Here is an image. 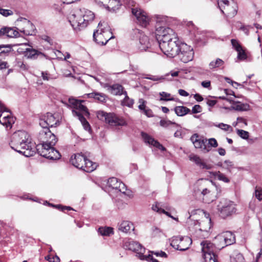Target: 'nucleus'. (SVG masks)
Masks as SVG:
<instances>
[{"label": "nucleus", "mask_w": 262, "mask_h": 262, "mask_svg": "<svg viewBox=\"0 0 262 262\" xmlns=\"http://www.w3.org/2000/svg\"><path fill=\"white\" fill-rule=\"evenodd\" d=\"M11 147L26 157L33 156L36 152V146L32 142L28 133L24 130L15 132L10 143Z\"/></svg>", "instance_id": "nucleus-1"}, {"label": "nucleus", "mask_w": 262, "mask_h": 262, "mask_svg": "<svg viewBox=\"0 0 262 262\" xmlns=\"http://www.w3.org/2000/svg\"><path fill=\"white\" fill-rule=\"evenodd\" d=\"M47 132H43L41 134V137H39L42 143L37 145L36 146V150L41 156L51 160H58L61 155L59 151L56 150L53 146L57 141L55 136L49 132L48 129L46 130Z\"/></svg>", "instance_id": "nucleus-2"}, {"label": "nucleus", "mask_w": 262, "mask_h": 262, "mask_svg": "<svg viewBox=\"0 0 262 262\" xmlns=\"http://www.w3.org/2000/svg\"><path fill=\"white\" fill-rule=\"evenodd\" d=\"M95 18L94 13L85 8L73 12L68 17L69 21L74 30L85 28Z\"/></svg>", "instance_id": "nucleus-3"}, {"label": "nucleus", "mask_w": 262, "mask_h": 262, "mask_svg": "<svg viewBox=\"0 0 262 262\" xmlns=\"http://www.w3.org/2000/svg\"><path fill=\"white\" fill-rule=\"evenodd\" d=\"M166 22V18L164 17H157L156 26V35L159 45L162 42L169 41L172 38L177 36V34L172 29L163 26Z\"/></svg>", "instance_id": "nucleus-4"}, {"label": "nucleus", "mask_w": 262, "mask_h": 262, "mask_svg": "<svg viewBox=\"0 0 262 262\" xmlns=\"http://www.w3.org/2000/svg\"><path fill=\"white\" fill-rule=\"evenodd\" d=\"M83 102H84V101L78 100L73 98L69 99V103L73 108L72 111L73 115L78 117L84 128L86 130H89L90 129V125L83 117V115H89V112L87 108L82 104Z\"/></svg>", "instance_id": "nucleus-5"}, {"label": "nucleus", "mask_w": 262, "mask_h": 262, "mask_svg": "<svg viewBox=\"0 0 262 262\" xmlns=\"http://www.w3.org/2000/svg\"><path fill=\"white\" fill-rule=\"evenodd\" d=\"M97 117L99 119L104 120L105 123L112 127L120 128L127 125V122L123 117L113 113H107L103 111H99L97 113Z\"/></svg>", "instance_id": "nucleus-6"}, {"label": "nucleus", "mask_w": 262, "mask_h": 262, "mask_svg": "<svg viewBox=\"0 0 262 262\" xmlns=\"http://www.w3.org/2000/svg\"><path fill=\"white\" fill-rule=\"evenodd\" d=\"M70 162L76 168L87 172L93 171L97 167L96 163H93L92 161L80 154L72 155L70 159Z\"/></svg>", "instance_id": "nucleus-7"}, {"label": "nucleus", "mask_w": 262, "mask_h": 262, "mask_svg": "<svg viewBox=\"0 0 262 262\" xmlns=\"http://www.w3.org/2000/svg\"><path fill=\"white\" fill-rule=\"evenodd\" d=\"M179 41L177 36L169 41H163L159 47L163 53L169 57H174L178 54L179 49Z\"/></svg>", "instance_id": "nucleus-8"}, {"label": "nucleus", "mask_w": 262, "mask_h": 262, "mask_svg": "<svg viewBox=\"0 0 262 262\" xmlns=\"http://www.w3.org/2000/svg\"><path fill=\"white\" fill-rule=\"evenodd\" d=\"M104 22H100L98 24V29L94 32L93 37L95 41L99 45H105L111 38H113L112 33L108 28H102L104 26Z\"/></svg>", "instance_id": "nucleus-9"}, {"label": "nucleus", "mask_w": 262, "mask_h": 262, "mask_svg": "<svg viewBox=\"0 0 262 262\" xmlns=\"http://www.w3.org/2000/svg\"><path fill=\"white\" fill-rule=\"evenodd\" d=\"M217 209L222 218H226L235 213L236 211L235 203L227 199H222L217 205Z\"/></svg>", "instance_id": "nucleus-10"}, {"label": "nucleus", "mask_w": 262, "mask_h": 262, "mask_svg": "<svg viewBox=\"0 0 262 262\" xmlns=\"http://www.w3.org/2000/svg\"><path fill=\"white\" fill-rule=\"evenodd\" d=\"M221 11L228 17H233L237 13V6L233 0H217Z\"/></svg>", "instance_id": "nucleus-11"}, {"label": "nucleus", "mask_w": 262, "mask_h": 262, "mask_svg": "<svg viewBox=\"0 0 262 262\" xmlns=\"http://www.w3.org/2000/svg\"><path fill=\"white\" fill-rule=\"evenodd\" d=\"M15 121V118L13 116L8 108L0 101V123L7 128H11Z\"/></svg>", "instance_id": "nucleus-12"}, {"label": "nucleus", "mask_w": 262, "mask_h": 262, "mask_svg": "<svg viewBox=\"0 0 262 262\" xmlns=\"http://www.w3.org/2000/svg\"><path fill=\"white\" fill-rule=\"evenodd\" d=\"M177 56L182 62L187 63L193 59L194 52L190 46L185 43H180Z\"/></svg>", "instance_id": "nucleus-13"}, {"label": "nucleus", "mask_w": 262, "mask_h": 262, "mask_svg": "<svg viewBox=\"0 0 262 262\" xmlns=\"http://www.w3.org/2000/svg\"><path fill=\"white\" fill-rule=\"evenodd\" d=\"M58 122L55 117L50 113H47L46 115H43L40 118L39 125L42 127V129L39 132V138L41 137L42 133L47 132L46 129L49 132H51L49 128V127H53L56 125Z\"/></svg>", "instance_id": "nucleus-14"}, {"label": "nucleus", "mask_w": 262, "mask_h": 262, "mask_svg": "<svg viewBox=\"0 0 262 262\" xmlns=\"http://www.w3.org/2000/svg\"><path fill=\"white\" fill-rule=\"evenodd\" d=\"M16 25L19 31L25 35H33L35 34V27L29 20L25 18L20 17L16 20Z\"/></svg>", "instance_id": "nucleus-15"}, {"label": "nucleus", "mask_w": 262, "mask_h": 262, "mask_svg": "<svg viewBox=\"0 0 262 262\" xmlns=\"http://www.w3.org/2000/svg\"><path fill=\"white\" fill-rule=\"evenodd\" d=\"M105 189V191L114 190L116 192H120L122 193H125L127 190L125 184L114 177L108 179Z\"/></svg>", "instance_id": "nucleus-16"}, {"label": "nucleus", "mask_w": 262, "mask_h": 262, "mask_svg": "<svg viewBox=\"0 0 262 262\" xmlns=\"http://www.w3.org/2000/svg\"><path fill=\"white\" fill-rule=\"evenodd\" d=\"M215 240L219 241V244L225 246H231L235 243V236L231 231H225L218 234Z\"/></svg>", "instance_id": "nucleus-17"}, {"label": "nucleus", "mask_w": 262, "mask_h": 262, "mask_svg": "<svg viewBox=\"0 0 262 262\" xmlns=\"http://www.w3.org/2000/svg\"><path fill=\"white\" fill-rule=\"evenodd\" d=\"M128 250H132L136 253V256L140 259L152 262H159V261L154 258L150 254H145L146 249L145 247H130Z\"/></svg>", "instance_id": "nucleus-18"}, {"label": "nucleus", "mask_w": 262, "mask_h": 262, "mask_svg": "<svg viewBox=\"0 0 262 262\" xmlns=\"http://www.w3.org/2000/svg\"><path fill=\"white\" fill-rule=\"evenodd\" d=\"M132 12L140 26L146 27L149 24V18L145 12L137 7L132 8Z\"/></svg>", "instance_id": "nucleus-19"}, {"label": "nucleus", "mask_w": 262, "mask_h": 262, "mask_svg": "<svg viewBox=\"0 0 262 262\" xmlns=\"http://www.w3.org/2000/svg\"><path fill=\"white\" fill-rule=\"evenodd\" d=\"M190 140L195 148L201 149L202 151L205 153L211 150L210 147L207 145V140L199 136L197 134H193L191 137Z\"/></svg>", "instance_id": "nucleus-20"}, {"label": "nucleus", "mask_w": 262, "mask_h": 262, "mask_svg": "<svg viewBox=\"0 0 262 262\" xmlns=\"http://www.w3.org/2000/svg\"><path fill=\"white\" fill-rule=\"evenodd\" d=\"M212 181L207 179L198 180L194 185L193 195L196 198L200 193H202L206 188L210 187Z\"/></svg>", "instance_id": "nucleus-21"}, {"label": "nucleus", "mask_w": 262, "mask_h": 262, "mask_svg": "<svg viewBox=\"0 0 262 262\" xmlns=\"http://www.w3.org/2000/svg\"><path fill=\"white\" fill-rule=\"evenodd\" d=\"M213 248V247H202V256L205 262H218L216 254Z\"/></svg>", "instance_id": "nucleus-22"}, {"label": "nucleus", "mask_w": 262, "mask_h": 262, "mask_svg": "<svg viewBox=\"0 0 262 262\" xmlns=\"http://www.w3.org/2000/svg\"><path fill=\"white\" fill-rule=\"evenodd\" d=\"M100 6H103L108 10L115 11L121 5L119 0H95Z\"/></svg>", "instance_id": "nucleus-23"}, {"label": "nucleus", "mask_w": 262, "mask_h": 262, "mask_svg": "<svg viewBox=\"0 0 262 262\" xmlns=\"http://www.w3.org/2000/svg\"><path fill=\"white\" fill-rule=\"evenodd\" d=\"M236 97H230L229 98L222 97L224 100L229 101L232 104V108L235 110L238 111H245L249 108V105L247 103H242L240 102L236 101L235 99Z\"/></svg>", "instance_id": "nucleus-24"}, {"label": "nucleus", "mask_w": 262, "mask_h": 262, "mask_svg": "<svg viewBox=\"0 0 262 262\" xmlns=\"http://www.w3.org/2000/svg\"><path fill=\"white\" fill-rule=\"evenodd\" d=\"M18 30L19 28L4 27L0 29V37L3 36L9 38L18 37L20 36Z\"/></svg>", "instance_id": "nucleus-25"}, {"label": "nucleus", "mask_w": 262, "mask_h": 262, "mask_svg": "<svg viewBox=\"0 0 262 262\" xmlns=\"http://www.w3.org/2000/svg\"><path fill=\"white\" fill-rule=\"evenodd\" d=\"M189 159L193 162L201 169H210L212 165L204 162L199 156L194 154H190L188 156Z\"/></svg>", "instance_id": "nucleus-26"}, {"label": "nucleus", "mask_w": 262, "mask_h": 262, "mask_svg": "<svg viewBox=\"0 0 262 262\" xmlns=\"http://www.w3.org/2000/svg\"><path fill=\"white\" fill-rule=\"evenodd\" d=\"M142 137L146 143L152 145L161 151H165L166 150V148L162 144L148 134L142 133Z\"/></svg>", "instance_id": "nucleus-27"}, {"label": "nucleus", "mask_w": 262, "mask_h": 262, "mask_svg": "<svg viewBox=\"0 0 262 262\" xmlns=\"http://www.w3.org/2000/svg\"><path fill=\"white\" fill-rule=\"evenodd\" d=\"M195 198L206 203H209L213 200L210 187L206 188L202 193H200Z\"/></svg>", "instance_id": "nucleus-28"}, {"label": "nucleus", "mask_w": 262, "mask_h": 262, "mask_svg": "<svg viewBox=\"0 0 262 262\" xmlns=\"http://www.w3.org/2000/svg\"><path fill=\"white\" fill-rule=\"evenodd\" d=\"M150 46L148 37L144 34H141L139 37V49L141 51H146Z\"/></svg>", "instance_id": "nucleus-29"}, {"label": "nucleus", "mask_w": 262, "mask_h": 262, "mask_svg": "<svg viewBox=\"0 0 262 262\" xmlns=\"http://www.w3.org/2000/svg\"><path fill=\"white\" fill-rule=\"evenodd\" d=\"M107 91L113 95H121L124 94L123 86L119 84H114L112 85H107Z\"/></svg>", "instance_id": "nucleus-30"}, {"label": "nucleus", "mask_w": 262, "mask_h": 262, "mask_svg": "<svg viewBox=\"0 0 262 262\" xmlns=\"http://www.w3.org/2000/svg\"><path fill=\"white\" fill-rule=\"evenodd\" d=\"M25 55L28 58L36 59L39 56H44V54L35 49L28 48L26 49Z\"/></svg>", "instance_id": "nucleus-31"}, {"label": "nucleus", "mask_w": 262, "mask_h": 262, "mask_svg": "<svg viewBox=\"0 0 262 262\" xmlns=\"http://www.w3.org/2000/svg\"><path fill=\"white\" fill-rule=\"evenodd\" d=\"M98 233L102 236H110L114 234V228L111 227H100L98 229Z\"/></svg>", "instance_id": "nucleus-32"}, {"label": "nucleus", "mask_w": 262, "mask_h": 262, "mask_svg": "<svg viewBox=\"0 0 262 262\" xmlns=\"http://www.w3.org/2000/svg\"><path fill=\"white\" fill-rule=\"evenodd\" d=\"M119 230L123 232L127 233L131 228L134 230L133 223L128 221H123L119 225Z\"/></svg>", "instance_id": "nucleus-33"}, {"label": "nucleus", "mask_w": 262, "mask_h": 262, "mask_svg": "<svg viewBox=\"0 0 262 262\" xmlns=\"http://www.w3.org/2000/svg\"><path fill=\"white\" fill-rule=\"evenodd\" d=\"M175 113L178 116H183L190 112V110L184 106H178L174 108Z\"/></svg>", "instance_id": "nucleus-34"}, {"label": "nucleus", "mask_w": 262, "mask_h": 262, "mask_svg": "<svg viewBox=\"0 0 262 262\" xmlns=\"http://www.w3.org/2000/svg\"><path fill=\"white\" fill-rule=\"evenodd\" d=\"M224 61L220 58H216L212 60L209 63V68L210 70H214L216 68H219L224 64Z\"/></svg>", "instance_id": "nucleus-35"}, {"label": "nucleus", "mask_w": 262, "mask_h": 262, "mask_svg": "<svg viewBox=\"0 0 262 262\" xmlns=\"http://www.w3.org/2000/svg\"><path fill=\"white\" fill-rule=\"evenodd\" d=\"M216 179H217L219 181H221L224 182V183H229L230 182V179L226 177L225 174L222 173L221 171H215L211 172Z\"/></svg>", "instance_id": "nucleus-36"}, {"label": "nucleus", "mask_w": 262, "mask_h": 262, "mask_svg": "<svg viewBox=\"0 0 262 262\" xmlns=\"http://www.w3.org/2000/svg\"><path fill=\"white\" fill-rule=\"evenodd\" d=\"M89 98H93L100 102H104L105 100V96L102 93H92L87 94Z\"/></svg>", "instance_id": "nucleus-37"}, {"label": "nucleus", "mask_w": 262, "mask_h": 262, "mask_svg": "<svg viewBox=\"0 0 262 262\" xmlns=\"http://www.w3.org/2000/svg\"><path fill=\"white\" fill-rule=\"evenodd\" d=\"M124 95L125 97L122 101L121 104L123 106H126L129 107H132L134 103V100L128 97L126 91L124 92Z\"/></svg>", "instance_id": "nucleus-38"}, {"label": "nucleus", "mask_w": 262, "mask_h": 262, "mask_svg": "<svg viewBox=\"0 0 262 262\" xmlns=\"http://www.w3.org/2000/svg\"><path fill=\"white\" fill-rule=\"evenodd\" d=\"M231 262H244V258L243 255L239 253H234L230 256Z\"/></svg>", "instance_id": "nucleus-39"}, {"label": "nucleus", "mask_w": 262, "mask_h": 262, "mask_svg": "<svg viewBox=\"0 0 262 262\" xmlns=\"http://www.w3.org/2000/svg\"><path fill=\"white\" fill-rule=\"evenodd\" d=\"M160 96V101H172L174 100V98L171 96L170 93H168L165 92H162L159 93Z\"/></svg>", "instance_id": "nucleus-40"}, {"label": "nucleus", "mask_w": 262, "mask_h": 262, "mask_svg": "<svg viewBox=\"0 0 262 262\" xmlns=\"http://www.w3.org/2000/svg\"><path fill=\"white\" fill-rule=\"evenodd\" d=\"M181 239H183L181 236L172 237L170 240V246H180V245H181Z\"/></svg>", "instance_id": "nucleus-41"}, {"label": "nucleus", "mask_w": 262, "mask_h": 262, "mask_svg": "<svg viewBox=\"0 0 262 262\" xmlns=\"http://www.w3.org/2000/svg\"><path fill=\"white\" fill-rule=\"evenodd\" d=\"M11 50V47L9 45H0V55L9 53Z\"/></svg>", "instance_id": "nucleus-42"}, {"label": "nucleus", "mask_w": 262, "mask_h": 262, "mask_svg": "<svg viewBox=\"0 0 262 262\" xmlns=\"http://www.w3.org/2000/svg\"><path fill=\"white\" fill-rule=\"evenodd\" d=\"M254 195L258 201H261L262 200V188L260 187H255Z\"/></svg>", "instance_id": "nucleus-43"}, {"label": "nucleus", "mask_w": 262, "mask_h": 262, "mask_svg": "<svg viewBox=\"0 0 262 262\" xmlns=\"http://www.w3.org/2000/svg\"><path fill=\"white\" fill-rule=\"evenodd\" d=\"M151 234L154 237H160L163 233L160 229L154 227L151 228Z\"/></svg>", "instance_id": "nucleus-44"}, {"label": "nucleus", "mask_w": 262, "mask_h": 262, "mask_svg": "<svg viewBox=\"0 0 262 262\" xmlns=\"http://www.w3.org/2000/svg\"><path fill=\"white\" fill-rule=\"evenodd\" d=\"M215 126L225 131L231 132L232 130V128L230 125L223 123H220Z\"/></svg>", "instance_id": "nucleus-45"}, {"label": "nucleus", "mask_w": 262, "mask_h": 262, "mask_svg": "<svg viewBox=\"0 0 262 262\" xmlns=\"http://www.w3.org/2000/svg\"><path fill=\"white\" fill-rule=\"evenodd\" d=\"M182 239H181V245L182 246H184V245H188V246H190L192 244V239L189 237V236H182Z\"/></svg>", "instance_id": "nucleus-46"}, {"label": "nucleus", "mask_w": 262, "mask_h": 262, "mask_svg": "<svg viewBox=\"0 0 262 262\" xmlns=\"http://www.w3.org/2000/svg\"><path fill=\"white\" fill-rule=\"evenodd\" d=\"M237 52V58L239 60H245L247 58V56L245 52V51L242 48L241 49H239V51H236Z\"/></svg>", "instance_id": "nucleus-47"}, {"label": "nucleus", "mask_w": 262, "mask_h": 262, "mask_svg": "<svg viewBox=\"0 0 262 262\" xmlns=\"http://www.w3.org/2000/svg\"><path fill=\"white\" fill-rule=\"evenodd\" d=\"M237 135L244 139H247L249 137V133L242 129L237 130Z\"/></svg>", "instance_id": "nucleus-48"}, {"label": "nucleus", "mask_w": 262, "mask_h": 262, "mask_svg": "<svg viewBox=\"0 0 262 262\" xmlns=\"http://www.w3.org/2000/svg\"><path fill=\"white\" fill-rule=\"evenodd\" d=\"M233 166V164L232 162L229 160H225L224 162L223 168L230 171L231 168H232Z\"/></svg>", "instance_id": "nucleus-49"}, {"label": "nucleus", "mask_w": 262, "mask_h": 262, "mask_svg": "<svg viewBox=\"0 0 262 262\" xmlns=\"http://www.w3.org/2000/svg\"><path fill=\"white\" fill-rule=\"evenodd\" d=\"M171 124H177L176 123L173 122L169 120H161L160 121V125L163 127H167Z\"/></svg>", "instance_id": "nucleus-50"}, {"label": "nucleus", "mask_w": 262, "mask_h": 262, "mask_svg": "<svg viewBox=\"0 0 262 262\" xmlns=\"http://www.w3.org/2000/svg\"><path fill=\"white\" fill-rule=\"evenodd\" d=\"M0 14L4 16L7 17L13 14V12L10 10L0 9Z\"/></svg>", "instance_id": "nucleus-51"}, {"label": "nucleus", "mask_w": 262, "mask_h": 262, "mask_svg": "<svg viewBox=\"0 0 262 262\" xmlns=\"http://www.w3.org/2000/svg\"><path fill=\"white\" fill-rule=\"evenodd\" d=\"M139 103L140 104L138 106V108L140 111H143V112L146 110L147 108L145 105V101L143 99H140L139 100Z\"/></svg>", "instance_id": "nucleus-52"}, {"label": "nucleus", "mask_w": 262, "mask_h": 262, "mask_svg": "<svg viewBox=\"0 0 262 262\" xmlns=\"http://www.w3.org/2000/svg\"><path fill=\"white\" fill-rule=\"evenodd\" d=\"M231 41L233 47L236 51H239V49H241L242 48L236 39H232Z\"/></svg>", "instance_id": "nucleus-53"}, {"label": "nucleus", "mask_w": 262, "mask_h": 262, "mask_svg": "<svg viewBox=\"0 0 262 262\" xmlns=\"http://www.w3.org/2000/svg\"><path fill=\"white\" fill-rule=\"evenodd\" d=\"M225 93L226 94V96L225 98H229L230 97H234L235 96L234 92L229 90L225 89L224 90ZM222 97H224V96L220 97V98L223 99Z\"/></svg>", "instance_id": "nucleus-54"}, {"label": "nucleus", "mask_w": 262, "mask_h": 262, "mask_svg": "<svg viewBox=\"0 0 262 262\" xmlns=\"http://www.w3.org/2000/svg\"><path fill=\"white\" fill-rule=\"evenodd\" d=\"M46 259L48 260L49 262H59L60 259L57 256H53L51 257V256H47L46 257Z\"/></svg>", "instance_id": "nucleus-55"}, {"label": "nucleus", "mask_w": 262, "mask_h": 262, "mask_svg": "<svg viewBox=\"0 0 262 262\" xmlns=\"http://www.w3.org/2000/svg\"><path fill=\"white\" fill-rule=\"evenodd\" d=\"M192 114H196L202 112V107L200 105H195L193 106L192 109Z\"/></svg>", "instance_id": "nucleus-56"}, {"label": "nucleus", "mask_w": 262, "mask_h": 262, "mask_svg": "<svg viewBox=\"0 0 262 262\" xmlns=\"http://www.w3.org/2000/svg\"><path fill=\"white\" fill-rule=\"evenodd\" d=\"M208 144L213 147H216L218 145L216 140L214 138H210L208 140Z\"/></svg>", "instance_id": "nucleus-57"}, {"label": "nucleus", "mask_w": 262, "mask_h": 262, "mask_svg": "<svg viewBox=\"0 0 262 262\" xmlns=\"http://www.w3.org/2000/svg\"><path fill=\"white\" fill-rule=\"evenodd\" d=\"M125 244L126 245V246H134L135 245H139V246H141L138 242L134 241L130 239H129L127 242H125Z\"/></svg>", "instance_id": "nucleus-58"}, {"label": "nucleus", "mask_w": 262, "mask_h": 262, "mask_svg": "<svg viewBox=\"0 0 262 262\" xmlns=\"http://www.w3.org/2000/svg\"><path fill=\"white\" fill-rule=\"evenodd\" d=\"M41 76L44 80H49L51 79V77L49 74L46 72H42L41 73Z\"/></svg>", "instance_id": "nucleus-59"}, {"label": "nucleus", "mask_w": 262, "mask_h": 262, "mask_svg": "<svg viewBox=\"0 0 262 262\" xmlns=\"http://www.w3.org/2000/svg\"><path fill=\"white\" fill-rule=\"evenodd\" d=\"M143 113L147 116L148 117H151L153 116V113L152 111L149 108H146L143 112Z\"/></svg>", "instance_id": "nucleus-60"}, {"label": "nucleus", "mask_w": 262, "mask_h": 262, "mask_svg": "<svg viewBox=\"0 0 262 262\" xmlns=\"http://www.w3.org/2000/svg\"><path fill=\"white\" fill-rule=\"evenodd\" d=\"M53 8L56 11L58 12H60L62 9L61 4H60V5L58 4H54L53 6Z\"/></svg>", "instance_id": "nucleus-61"}, {"label": "nucleus", "mask_w": 262, "mask_h": 262, "mask_svg": "<svg viewBox=\"0 0 262 262\" xmlns=\"http://www.w3.org/2000/svg\"><path fill=\"white\" fill-rule=\"evenodd\" d=\"M145 78L150 79V80H151L153 81H159L162 79L161 77H160L157 76H150L145 77Z\"/></svg>", "instance_id": "nucleus-62"}, {"label": "nucleus", "mask_w": 262, "mask_h": 262, "mask_svg": "<svg viewBox=\"0 0 262 262\" xmlns=\"http://www.w3.org/2000/svg\"><path fill=\"white\" fill-rule=\"evenodd\" d=\"M152 209L153 210L159 213H161L162 210L163 209L159 208L157 204L153 205L152 207Z\"/></svg>", "instance_id": "nucleus-63"}, {"label": "nucleus", "mask_w": 262, "mask_h": 262, "mask_svg": "<svg viewBox=\"0 0 262 262\" xmlns=\"http://www.w3.org/2000/svg\"><path fill=\"white\" fill-rule=\"evenodd\" d=\"M201 85L205 88H209L210 87L211 83L210 81H203L202 82Z\"/></svg>", "instance_id": "nucleus-64"}]
</instances>
